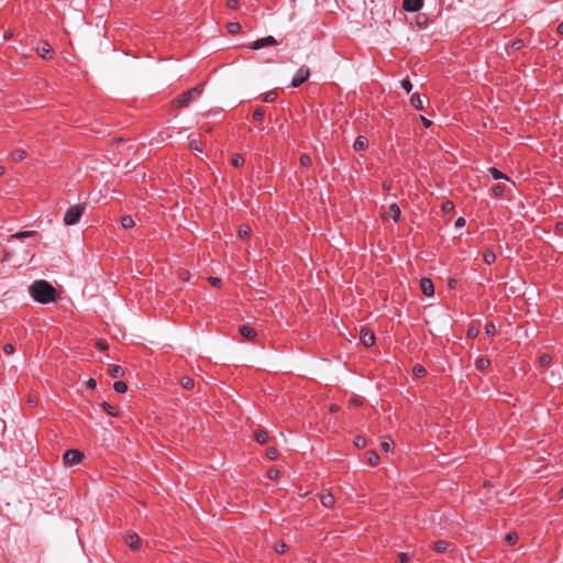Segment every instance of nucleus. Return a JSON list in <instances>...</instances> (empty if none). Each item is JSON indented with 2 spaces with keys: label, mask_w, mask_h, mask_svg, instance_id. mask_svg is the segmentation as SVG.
<instances>
[{
  "label": "nucleus",
  "mask_w": 563,
  "mask_h": 563,
  "mask_svg": "<svg viewBox=\"0 0 563 563\" xmlns=\"http://www.w3.org/2000/svg\"><path fill=\"white\" fill-rule=\"evenodd\" d=\"M31 297L40 303H49L58 298L57 290L46 280L40 279L29 286Z\"/></svg>",
  "instance_id": "f257e3e1"
},
{
  "label": "nucleus",
  "mask_w": 563,
  "mask_h": 563,
  "mask_svg": "<svg viewBox=\"0 0 563 563\" xmlns=\"http://www.w3.org/2000/svg\"><path fill=\"white\" fill-rule=\"evenodd\" d=\"M84 211H85L84 205H76V206L68 208L64 216V223L66 225L76 224L79 221V219L81 218Z\"/></svg>",
  "instance_id": "f03ea898"
},
{
  "label": "nucleus",
  "mask_w": 563,
  "mask_h": 563,
  "mask_svg": "<svg viewBox=\"0 0 563 563\" xmlns=\"http://www.w3.org/2000/svg\"><path fill=\"white\" fill-rule=\"evenodd\" d=\"M84 454L78 450H67L64 454V463L67 466H73L81 462Z\"/></svg>",
  "instance_id": "7ed1b4c3"
},
{
  "label": "nucleus",
  "mask_w": 563,
  "mask_h": 563,
  "mask_svg": "<svg viewBox=\"0 0 563 563\" xmlns=\"http://www.w3.org/2000/svg\"><path fill=\"white\" fill-rule=\"evenodd\" d=\"M310 76V70L306 66H301L295 74L291 85L292 87H299L303 84Z\"/></svg>",
  "instance_id": "20e7f679"
},
{
  "label": "nucleus",
  "mask_w": 563,
  "mask_h": 563,
  "mask_svg": "<svg viewBox=\"0 0 563 563\" xmlns=\"http://www.w3.org/2000/svg\"><path fill=\"white\" fill-rule=\"evenodd\" d=\"M360 340L364 346L369 347L375 343V335L369 329L362 328L360 331Z\"/></svg>",
  "instance_id": "39448f33"
},
{
  "label": "nucleus",
  "mask_w": 563,
  "mask_h": 563,
  "mask_svg": "<svg viewBox=\"0 0 563 563\" xmlns=\"http://www.w3.org/2000/svg\"><path fill=\"white\" fill-rule=\"evenodd\" d=\"M277 42L275 40L274 36L272 35H268L264 38H260L257 41H255L251 46L250 48L252 49H260L262 47H265V46H269V45H275Z\"/></svg>",
  "instance_id": "423d86ee"
},
{
  "label": "nucleus",
  "mask_w": 563,
  "mask_h": 563,
  "mask_svg": "<svg viewBox=\"0 0 563 563\" xmlns=\"http://www.w3.org/2000/svg\"><path fill=\"white\" fill-rule=\"evenodd\" d=\"M383 217H390L395 222H397L400 218V208L397 203L393 202L389 205L388 210L383 213Z\"/></svg>",
  "instance_id": "0eeeda50"
},
{
  "label": "nucleus",
  "mask_w": 563,
  "mask_h": 563,
  "mask_svg": "<svg viewBox=\"0 0 563 563\" xmlns=\"http://www.w3.org/2000/svg\"><path fill=\"white\" fill-rule=\"evenodd\" d=\"M423 0H404L402 8L409 12H416L421 9Z\"/></svg>",
  "instance_id": "6e6552de"
},
{
  "label": "nucleus",
  "mask_w": 563,
  "mask_h": 563,
  "mask_svg": "<svg viewBox=\"0 0 563 563\" xmlns=\"http://www.w3.org/2000/svg\"><path fill=\"white\" fill-rule=\"evenodd\" d=\"M420 288L423 295L427 297H431L434 294L433 283L429 278H422L420 280Z\"/></svg>",
  "instance_id": "1a4fd4ad"
},
{
  "label": "nucleus",
  "mask_w": 563,
  "mask_h": 563,
  "mask_svg": "<svg viewBox=\"0 0 563 563\" xmlns=\"http://www.w3.org/2000/svg\"><path fill=\"white\" fill-rule=\"evenodd\" d=\"M239 332L241 333V335L243 338H245L246 340H250V341H253L257 335L256 331L247 324L241 325L239 328Z\"/></svg>",
  "instance_id": "9d476101"
},
{
  "label": "nucleus",
  "mask_w": 563,
  "mask_h": 563,
  "mask_svg": "<svg viewBox=\"0 0 563 563\" xmlns=\"http://www.w3.org/2000/svg\"><path fill=\"white\" fill-rule=\"evenodd\" d=\"M195 97L188 91L184 92L179 99L174 101L176 107H188Z\"/></svg>",
  "instance_id": "9b49d317"
},
{
  "label": "nucleus",
  "mask_w": 563,
  "mask_h": 563,
  "mask_svg": "<svg viewBox=\"0 0 563 563\" xmlns=\"http://www.w3.org/2000/svg\"><path fill=\"white\" fill-rule=\"evenodd\" d=\"M126 543L131 549H137L141 543V539L136 533H130L126 537Z\"/></svg>",
  "instance_id": "f8f14e48"
},
{
  "label": "nucleus",
  "mask_w": 563,
  "mask_h": 563,
  "mask_svg": "<svg viewBox=\"0 0 563 563\" xmlns=\"http://www.w3.org/2000/svg\"><path fill=\"white\" fill-rule=\"evenodd\" d=\"M367 139L363 135H360L356 137L354 144H353V148L357 152L360 151H363L366 146H367Z\"/></svg>",
  "instance_id": "ddd939ff"
},
{
  "label": "nucleus",
  "mask_w": 563,
  "mask_h": 563,
  "mask_svg": "<svg viewBox=\"0 0 563 563\" xmlns=\"http://www.w3.org/2000/svg\"><path fill=\"white\" fill-rule=\"evenodd\" d=\"M320 501L324 507H332L334 504V496L331 493L322 494Z\"/></svg>",
  "instance_id": "4468645a"
},
{
  "label": "nucleus",
  "mask_w": 563,
  "mask_h": 563,
  "mask_svg": "<svg viewBox=\"0 0 563 563\" xmlns=\"http://www.w3.org/2000/svg\"><path fill=\"white\" fill-rule=\"evenodd\" d=\"M410 104L417 110H422L423 102H422L420 95L413 93L410 98Z\"/></svg>",
  "instance_id": "2eb2a0df"
},
{
  "label": "nucleus",
  "mask_w": 563,
  "mask_h": 563,
  "mask_svg": "<svg viewBox=\"0 0 563 563\" xmlns=\"http://www.w3.org/2000/svg\"><path fill=\"white\" fill-rule=\"evenodd\" d=\"M36 53L43 58L46 57L51 53V45L47 42H43L36 47Z\"/></svg>",
  "instance_id": "dca6fc26"
},
{
  "label": "nucleus",
  "mask_w": 563,
  "mask_h": 563,
  "mask_svg": "<svg viewBox=\"0 0 563 563\" xmlns=\"http://www.w3.org/2000/svg\"><path fill=\"white\" fill-rule=\"evenodd\" d=\"M254 437H255V440L261 444L266 443L268 440V433L262 429L256 430L254 432Z\"/></svg>",
  "instance_id": "f3484780"
},
{
  "label": "nucleus",
  "mask_w": 563,
  "mask_h": 563,
  "mask_svg": "<svg viewBox=\"0 0 563 563\" xmlns=\"http://www.w3.org/2000/svg\"><path fill=\"white\" fill-rule=\"evenodd\" d=\"M108 373L112 377H122L124 375V369L119 365H112L108 369Z\"/></svg>",
  "instance_id": "a211bd4d"
},
{
  "label": "nucleus",
  "mask_w": 563,
  "mask_h": 563,
  "mask_svg": "<svg viewBox=\"0 0 563 563\" xmlns=\"http://www.w3.org/2000/svg\"><path fill=\"white\" fill-rule=\"evenodd\" d=\"M490 362L486 357H479L476 360L475 366L478 371H484L489 366Z\"/></svg>",
  "instance_id": "6ab92c4d"
},
{
  "label": "nucleus",
  "mask_w": 563,
  "mask_h": 563,
  "mask_svg": "<svg viewBox=\"0 0 563 563\" xmlns=\"http://www.w3.org/2000/svg\"><path fill=\"white\" fill-rule=\"evenodd\" d=\"M449 543L445 541H437L433 543V549L435 552L443 553L448 550Z\"/></svg>",
  "instance_id": "aec40b11"
},
{
  "label": "nucleus",
  "mask_w": 563,
  "mask_h": 563,
  "mask_svg": "<svg viewBox=\"0 0 563 563\" xmlns=\"http://www.w3.org/2000/svg\"><path fill=\"white\" fill-rule=\"evenodd\" d=\"M101 407H102V409H103L108 415H110V416H112V417L118 416V410H117L113 406H111L110 404H108V402L103 401V402L101 404Z\"/></svg>",
  "instance_id": "412c9836"
},
{
  "label": "nucleus",
  "mask_w": 563,
  "mask_h": 563,
  "mask_svg": "<svg viewBox=\"0 0 563 563\" xmlns=\"http://www.w3.org/2000/svg\"><path fill=\"white\" fill-rule=\"evenodd\" d=\"M227 30L230 34H236L241 30V24L239 22H230L227 24Z\"/></svg>",
  "instance_id": "4be33fe9"
},
{
  "label": "nucleus",
  "mask_w": 563,
  "mask_h": 563,
  "mask_svg": "<svg viewBox=\"0 0 563 563\" xmlns=\"http://www.w3.org/2000/svg\"><path fill=\"white\" fill-rule=\"evenodd\" d=\"M489 173H490V175L493 176L494 179H506V180H509V178L505 174H503L500 170H498L495 167H490L489 168Z\"/></svg>",
  "instance_id": "5701e85b"
},
{
  "label": "nucleus",
  "mask_w": 563,
  "mask_h": 563,
  "mask_svg": "<svg viewBox=\"0 0 563 563\" xmlns=\"http://www.w3.org/2000/svg\"><path fill=\"white\" fill-rule=\"evenodd\" d=\"M121 225L124 229H130L134 225V220L131 216H124L121 218Z\"/></svg>",
  "instance_id": "b1692460"
},
{
  "label": "nucleus",
  "mask_w": 563,
  "mask_h": 563,
  "mask_svg": "<svg viewBox=\"0 0 563 563\" xmlns=\"http://www.w3.org/2000/svg\"><path fill=\"white\" fill-rule=\"evenodd\" d=\"M367 461L371 465L375 466L379 462V456L375 451L367 452Z\"/></svg>",
  "instance_id": "393cba45"
},
{
  "label": "nucleus",
  "mask_w": 563,
  "mask_h": 563,
  "mask_svg": "<svg viewBox=\"0 0 563 563\" xmlns=\"http://www.w3.org/2000/svg\"><path fill=\"white\" fill-rule=\"evenodd\" d=\"M26 156V153L24 150H15L11 153V158L14 161V162H19L23 158H25Z\"/></svg>",
  "instance_id": "a878e982"
},
{
  "label": "nucleus",
  "mask_w": 563,
  "mask_h": 563,
  "mask_svg": "<svg viewBox=\"0 0 563 563\" xmlns=\"http://www.w3.org/2000/svg\"><path fill=\"white\" fill-rule=\"evenodd\" d=\"M33 235H35V231H20L18 233L13 234L11 238L22 240V239L30 238Z\"/></svg>",
  "instance_id": "bb28decb"
},
{
  "label": "nucleus",
  "mask_w": 563,
  "mask_h": 563,
  "mask_svg": "<svg viewBox=\"0 0 563 563\" xmlns=\"http://www.w3.org/2000/svg\"><path fill=\"white\" fill-rule=\"evenodd\" d=\"M113 388L117 393L122 394L128 390V385L122 380H118L113 384Z\"/></svg>",
  "instance_id": "cd10ccee"
},
{
  "label": "nucleus",
  "mask_w": 563,
  "mask_h": 563,
  "mask_svg": "<svg viewBox=\"0 0 563 563\" xmlns=\"http://www.w3.org/2000/svg\"><path fill=\"white\" fill-rule=\"evenodd\" d=\"M394 446V441L390 439H385L380 442V449L385 452H389Z\"/></svg>",
  "instance_id": "c85d7f7f"
},
{
  "label": "nucleus",
  "mask_w": 563,
  "mask_h": 563,
  "mask_svg": "<svg viewBox=\"0 0 563 563\" xmlns=\"http://www.w3.org/2000/svg\"><path fill=\"white\" fill-rule=\"evenodd\" d=\"M484 261L486 264H492L495 262L496 260V256H495V253L490 250H487L485 253H484Z\"/></svg>",
  "instance_id": "c756f323"
},
{
  "label": "nucleus",
  "mask_w": 563,
  "mask_h": 563,
  "mask_svg": "<svg viewBox=\"0 0 563 563\" xmlns=\"http://www.w3.org/2000/svg\"><path fill=\"white\" fill-rule=\"evenodd\" d=\"M180 385L185 389H191L194 387L195 383H194V379L190 378V377H183L181 380H180Z\"/></svg>",
  "instance_id": "7c9ffc66"
},
{
  "label": "nucleus",
  "mask_w": 563,
  "mask_h": 563,
  "mask_svg": "<svg viewBox=\"0 0 563 563\" xmlns=\"http://www.w3.org/2000/svg\"><path fill=\"white\" fill-rule=\"evenodd\" d=\"M231 163L235 167H240L244 164V158L240 154L233 155Z\"/></svg>",
  "instance_id": "2f4dec72"
},
{
  "label": "nucleus",
  "mask_w": 563,
  "mask_h": 563,
  "mask_svg": "<svg viewBox=\"0 0 563 563\" xmlns=\"http://www.w3.org/2000/svg\"><path fill=\"white\" fill-rule=\"evenodd\" d=\"M412 373H413V375H415L416 377H422V376H424V375H426V373H427V372H426V369H424V367H423V366H421V365H415V366H413V369H412Z\"/></svg>",
  "instance_id": "473e14b6"
},
{
  "label": "nucleus",
  "mask_w": 563,
  "mask_h": 563,
  "mask_svg": "<svg viewBox=\"0 0 563 563\" xmlns=\"http://www.w3.org/2000/svg\"><path fill=\"white\" fill-rule=\"evenodd\" d=\"M189 145L192 151L202 152V143L200 141L191 140Z\"/></svg>",
  "instance_id": "72a5a7b5"
},
{
  "label": "nucleus",
  "mask_w": 563,
  "mask_h": 563,
  "mask_svg": "<svg viewBox=\"0 0 563 563\" xmlns=\"http://www.w3.org/2000/svg\"><path fill=\"white\" fill-rule=\"evenodd\" d=\"M505 190H506V188H505L504 185H496V186L493 187V194L496 197L503 196Z\"/></svg>",
  "instance_id": "f704fd0d"
},
{
  "label": "nucleus",
  "mask_w": 563,
  "mask_h": 563,
  "mask_svg": "<svg viewBox=\"0 0 563 563\" xmlns=\"http://www.w3.org/2000/svg\"><path fill=\"white\" fill-rule=\"evenodd\" d=\"M239 235L243 239H246L251 235V229L250 227H241L239 229Z\"/></svg>",
  "instance_id": "c9c22d12"
},
{
  "label": "nucleus",
  "mask_w": 563,
  "mask_h": 563,
  "mask_svg": "<svg viewBox=\"0 0 563 563\" xmlns=\"http://www.w3.org/2000/svg\"><path fill=\"white\" fill-rule=\"evenodd\" d=\"M485 333L489 336H493L496 334V328L494 323H487L485 325Z\"/></svg>",
  "instance_id": "e433bc0d"
},
{
  "label": "nucleus",
  "mask_w": 563,
  "mask_h": 563,
  "mask_svg": "<svg viewBox=\"0 0 563 563\" xmlns=\"http://www.w3.org/2000/svg\"><path fill=\"white\" fill-rule=\"evenodd\" d=\"M277 455H278V452L275 448H268L266 450V456L269 459V460H275L277 459Z\"/></svg>",
  "instance_id": "4c0bfd02"
},
{
  "label": "nucleus",
  "mask_w": 563,
  "mask_h": 563,
  "mask_svg": "<svg viewBox=\"0 0 563 563\" xmlns=\"http://www.w3.org/2000/svg\"><path fill=\"white\" fill-rule=\"evenodd\" d=\"M280 473L278 470L272 467L267 471V476L271 478V479H277L279 477Z\"/></svg>",
  "instance_id": "58836bf2"
},
{
  "label": "nucleus",
  "mask_w": 563,
  "mask_h": 563,
  "mask_svg": "<svg viewBox=\"0 0 563 563\" xmlns=\"http://www.w3.org/2000/svg\"><path fill=\"white\" fill-rule=\"evenodd\" d=\"M287 550V544L284 542H277L275 544V551L279 554L285 553Z\"/></svg>",
  "instance_id": "ea45409f"
},
{
  "label": "nucleus",
  "mask_w": 563,
  "mask_h": 563,
  "mask_svg": "<svg viewBox=\"0 0 563 563\" xmlns=\"http://www.w3.org/2000/svg\"><path fill=\"white\" fill-rule=\"evenodd\" d=\"M401 87L409 93L412 89V84L408 78H405L401 80Z\"/></svg>",
  "instance_id": "a19ab883"
},
{
  "label": "nucleus",
  "mask_w": 563,
  "mask_h": 563,
  "mask_svg": "<svg viewBox=\"0 0 563 563\" xmlns=\"http://www.w3.org/2000/svg\"><path fill=\"white\" fill-rule=\"evenodd\" d=\"M264 117V109L263 108H257L254 110L253 112V118L257 121H261Z\"/></svg>",
  "instance_id": "79ce46f5"
},
{
  "label": "nucleus",
  "mask_w": 563,
  "mask_h": 563,
  "mask_svg": "<svg viewBox=\"0 0 563 563\" xmlns=\"http://www.w3.org/2000/svg\"><path fill=\"white\" fill-rule=\"evenodd\" d=\"M276 97H277V93L275 91H268L264 96V101L265 102H273L276 99Z\"/></svg>",
  "instance_id": "37998d69"
},
{
  "label": "nucleus",
  "mask_w": 563,
  "mask_h": 563,
  "mask_svg": "<svg viewBox=\"0 0 563 563\" xmlns=\"http://www.w3.org/2000/svg\"><path fill=\"white\" fill-rule=\"evenodd\" d=\"M300 164H301L302 166H309V165L311 164V158H310V156H309V155H307V154H302V155L300 156Z\"/></svg>",
  "instance_id": "c03bdc74"
},
{
  "label": "nucleus",
  "mask_w": 563,
  "mask_h": 563,
  "mask_svg": "<svg viewBox=\"0 0 563 563\" xmlns=\"http://www.w3.org/2000/svg\"><path fill=\"white\" fill-rule=\"evenodd\" d=\"M539 361H540V364L542 366H548L550 364V362H551V357L548 354H543V355L540 356Z\"/></svg>",
  "instance_id": "a18cd8bd"
},
{
  "label": "nucleus",
  "mask_w": 563,
  "mask_h": 563,
  "mask_svg": "<svg viewBox=\"0 0 563 563\" xmlns=\"http://www.w3.org/2000/svg\"><path fill=\"white\" fill-rule=\"evenodd\" d=\"M479 333V330L475 327H470L467 330V336L468 338H476Z\"/></svg>",
  "instance_id": "49530a36"
},
{
  "label": "nucleus",
  "mask_w": 563,
  "mask_h": 563,
  "mask_svg": "<svg viewBox=\"0 0 563 563\" xmlns=\"http://www.w3.org/2000/svg\"><path fill=\"white\" fill-rule=\"evenodd\" d=\"M518 540V536L516 533H508L506 536V541L509 543V544H515Z\"/></svg>",
  "instance_id": "de8ad7c7"
},
{
  "label": "nucleus",
  "mask_w": 563,
  "mask_h": 563,
  "mask_svg": "<svg viewBox=\"0 0 563 563\" xmlns=\"http://www.w3.org/2000/svg\"><path fill=\"white\" fill-rule=\"evenodd\" d=\"M354 444L357 446V448H364L365 444H366V441L363 437H356L355 440H354Z\"/></svg>",
  "instance_id": "09e8293b"
},
{
  "label": "nucleus",
  "mask_w": 563,
  "mask_h": 563,
  "mask_svg": "<svg viewBox=\"0 0 563 563\" xmlns=\"http://www.w3.org/2000/svg\"><path fill=\"white\" fill-rule=\"evenodd\" d=\"M189 92L196 98L202 92V86H197L190 89Z\"/></svg>",
  "instance_id": "8fccbe9b"
},
{
  "label": "nucleus",
  "mask_w": 563,
  "mask_h": 563,
  "mask_svg": "<svg viewBox=\"0 0 563 563\" xmlns=\"http://www.w3.org/2000/svg\"><path fill=\"white\" fill-rule=\"evenodd\" d=\"M453 208H454V205H453V202H451V201H445V202H443V205H442V209H443V211H445V212H449V211L453 210Z\"/></svg>",
  "instance_id": "3c124183"
},
{
  "label": "nucleus",
  "mask_w": 563,
  "mask_h": 563,
  "mask_svg": "<svg viewBox=\"0 0 563 563\" xmlns=\"http://www.w3.org/2000/svg\"><path fill=\"white\" fill-rule=\"evenodd\" d=\"M208 280L214 287H220L221 285V279L218 277H209Z\"/></svg>",
  "instance_id": "603ef678"
},
{
  "label": "nucleus",
  "mask_w": 563,
  "mask_h": 563,
  "mask_svg": "<svg viewBox=\"0 0 563 563\" xmlns=\"http://www.w3.org/2000/svg\"><path fill=\"white\" fill-rule=\"evenodd\" d=\"M522 46H523V42H522L521 40H517V41L512 42V44H511V48H512L514 51H518V49H520Z\"/></svg>",
  "instance_id": "864d4df0"
},
{
  "label": "nucleus",
  "mask_w": 563,
  "mask_h": 563,
  "mask_svg": "<svg viewBox=\"0 0 563 563\" xmlns=\"http://www.w3.org/2000/svg\"><path fill=\"white\" fill-rule=\"evenodd\" d=\"M227 5L230 8V9H238L239 8V0H228L227 2Z\"/></svg>",
  "instance_id": "5fc2aeb1"
},
{
  "label": "nucleus",
  "mask_w": 563,
  "mask_h": 563,
  "mask_svg": "<svg viewBox=\"0 0 563 563\" xmlns=\"http://www.w3.org/2000/svg\"><path fill=\"white\" fill-rule=\"evenodd\" d=\"M3 351L4 353L7 354H12L14 352V346L11 344V343H7L4 346H3Z\"/></svg>",
  "instance_id": "6e6d98bb"
},
{
  "label": "nucleus",
  "mask_w": 563,
  "mask_h": 563,
  "mask_svg": "<svg viewBox=\"0 0 563 563\" xmlns=\"http://www.w3.org/2000/svg\"><path fill=\"white\" fill-rule=\"evenodd\" d=\"M97 347H98L99 350H102V351H103V350H107V349H108V344H107V342H106V341H103V340H99V341L97 342Z\"/></svg>",
  "instance_id": "4d7b16f0"
},
{
  "label": "nucleus",
  "mask_w": 563,
  "mask_h": 563,
  "mask_svg": "<svg viewBox=\"0 0 563 563\" xmlns=\"http://www.w3.org/2000/svg\"><path fill=\"white\" fill-rule=\"evenodd\" d=\"M464 225H465V219L462 218V217L457 218L456 221H455V227L456 228H462Z\"/></svg>",
  "instance_id": "13d9d810"
},
{
  "label": "nucleus",
  "mask_w": 563,
  "mask_h": 563,
  "mask_svg": "<svg viewBox=\"0 0 563 563\" xmlns=\"http://www.w3.org/2000/svg\"><path fill=\"white\" fill-rule=\"evenodd\" d=\"M398 556H399V563H407L409 560L407 553H399Z\"/></svg>",
  "instance_id": "bf43d9fd"
},
{
  "label": "nucleus",
  "mask_w": 563,
  "mask_h": 563,
  "mask_svg": "<svg viewBox=\"0 0 563 563\" xmlns=\"http://www.w3.org/2000/svg\"><path fill=\"white\" fill-rule=\"evenodd\" d=\"M420 120H421L422 124H423L426 128H429V126L432 124V122H431L430 120H428L427 118H424V117H422V115L420 117Z\"/></svg>",
  "instance_id": "052dcab7"
},
{
  "label": "nucleus",
  "mask_w": 563,
  "mask_h": 563,
  "mask_svg": "<svg viewBox=\"0 0 563 563\" xmlns=\"http://www.w3.org/2000/svg\"><path fill=\"white\" fill-rule=\"evenodd\" d=\"M97 386V382L93 378H89L87 382V387L95 388Z\"/></svg>",
  "instance_id": "680f3d73"
},
{
  "label": "nucleus",
  "mask_w": 563,
  "mask_h": 563,
  "mask_svg": "<svg viewBox=\"0 0 563 563\" xmlns=\"http://www.w3.org/2000/svg\"><path fill=\"white\" fill-rule=\"evenodd\" d=\"M456 284H457V280L452 278L449 280L448 286L453 289L456 287Z\"/></svg>",
  "instance_id": "e2e57ef3"
},
{
  "label": "nucleus",
  "mask_w": 563,
  "mask_h": 563,
  "mask_svg": "<svg viewBox=\"0 0 563 563\" xmlns=\"http://www.w3.org/2000/svg\"><path fill=\"white\" fill-rule=\"evenodd\" d=\"M556 31L559 34L563 35V22L558 25Z\"/></svg>",
  "instance_id": "0e129e2a"
},
{
  "label": "nucleus",
  "mask_w": 563,
  "mask_h": 563,
  "mask_svg": "<svg viewBox=\"0 0 563 563\" xmlns=\"http://www.w3.org/2000/svg\"><path fill=\"white\" fill-rule=\"evenodd\" d=\"M339 409H340V407L338 405H331V407H330L331 412H336V411H339Z\"/></svg>",
  "instance_id": "69168bd1"
},
{
  "label": "nucleus",
  "mask_w": 563,
  "mask_h": 563,
  "mask_svg": "<svg viewBox=\"0 0 563 563\" xmlns=\"http://www.w3.org/2000/svg\"><path fill=\"white\" fill-rule=\"evenodd\" d=\"M4 174V167L0 165V176Z\"/></svg>",
  "instance_id": "338daca9"
},
{
  "label": "nucleus",
  "mask_w": 563,
  "mask_h": 563,
  "mask_svg": "<svg viewBox=\"0 0 563 563\" xmlns=\"http://www.w3.org/2000/svg\"><path fill=\"white\" fill-rule=\"evenodd\" d=\"M560 496L563 498V487L560 489Z\"/></svg>",
  "instance_id": "774afa93"
}]
</instances>
